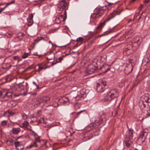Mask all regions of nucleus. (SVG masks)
Returning <instances> with one entry per match:
<instances>
[{"instance_id": "1", "label": "nucleus", "mask_w": 150, "mask_h": 150, "mask_svg": "<svg viewBox=\"0 0 150 150\" xmlns=\"http://www.w3.org/2000/svg\"><path fill=\"white\" fill-rule=\"evenodd\" d=\"M118 95V92L117 90L115 89L111 90L105 97V101H110L114 98H117Z\"/></svg>"}, {"instance_id": "2", "label": "nucleus", "mask_w": 150, "mask_h": 150, "mask_svg": "<svg viewBox=\"0 0 150 150\" xmlns=\"http://www.w3.org/2000/svg\"><path fill=\"white\" fill-rule=\"evenodd\" d=\"M106 85V82L102 81L99 83H97V91L99 93H102L104 90V87Z\"/></svg>"}, {"instance_id": "3", "label": "nucleus", "mask_w": 150, "mask_h": 150, "mask_svg": "<svg viewBox=\"0 0 150 150\" xmlns=\"http://www.w3.org/2000/svg\"><path fill=\"white\" fill-rule=\"evenodd\" d=\"M134 30L132 29L129 31L126 32L124 34L120 37L122 40L124 39H128L134 35Z\"/></svg>"}, {"instance_id": "4", "label": "nucleus", "mask_w": 150, "mask_h": 150, "mask_svg": "<svg viewBox=\"0 0 150 150\" xmlns=\"http://www.w3.org/2000/svg\"><path fill=\"white\" fill-rule=\"evenodd\" d=\"M112 14H111L109 17L103 22L100 23L97 27L96 28V30H101L105 25L106 23L108 22L110 20L113 18L114 16H112Z\"/></svg>"}, {"instance_id": "5", "label": "nucleus", "mask_w": 150, "mask_h": 150, "mask_svg": "<svg viewBox=\"0 0 150 150\" xmlns=\"http://www.w3.org/2000/svg\"><path fill=\"white\" fill-rule=\"evenodd\" d=\"M97 69V68L95 66L91 64L88 67L86 72L89 74H91L94 72L95 70Z\"/></svg>"}, {"instance_id": "6", "label": "nucleus", "mask_w": 150, "mask_h": 150, "mask_svg": "<svg viewBox=\"0 0 150 150\" xmlns=\"http://www.w3.org/2000/svg\"><path fill=\"white\" fill-rule=\"evenodd\" d=\"M125 144L126 146L129 148H131L133 147V144L132 139L126 137L125 140Z\"/></svg>"}, {"instance_id": "7", "label": "nucleus", "mask_w": 150, "mask_h": 150, "mask_svg": "<svg viewBox=\"0 0 150 150\" xmlns=\"http://www.w3.org/2000/svg\"><path fill=\"white\" fill-rule=\"evenodd\" d=\"M103 10H100L98 12L93 13L91 15V18L94 19L99 18V17L102 16L103 14Z\"/></svg>"}, {"instance_id": "8", "label": "nucleus", "mask_w": 150, "mask_h": 150, "mask_svg": "<svg viewBox=\"0 0 150 150\" xmlns=\"http://www.w3.org/2000/svg\"><path fill=\"white\" fill-rule=\"evenodd\" d=\"M142 42V38L139 36H136L133 40V42L136 43L138 45H140Z\"/></svg>"}, {"instance_id": "9", "label": "nucleus", "mask_w": 150, "mask_h": 150, "mask_svg": "<svg viewBox=\"0 0 150 150\" xmlns=\"http://www.w3.org/2000/svg\"><path fill=\"white\" fill-rule=\"evenodd\" d=\"M50 98L49 97H43L42 98H41L40 99L37 103L38 104H41V103H46L47 102V101L49 100Z\"/></svg>"}, {"instance_id": "10", "label": "nucleus", "mask_w": 150, "mask_h": 150, "mask_svg": "<svg viewBox=\"0 0 150 150\" xmlns=\"http://www.w3.org/2000/svg\"><path fill=\"white\" fill-rule=\"evenodd\" d=\"M12 93L11 92H6L3 98H4L5 100H8L12 98Z\"/></svg>"}, {"instance_id": "11", "label": "nucleus", "mask_w": 150, "mask_h": 150, "mask_svg": "<svg viewBox=\"0 0 150 150\" xmlns=\"http://www.w3.org/2000/svg\"><path fill=\"white\" fill-rule=\"evenodd\" d=\"M21 130V129L19 128L13 127L10 132L13 134L17 135L20 132Z\"/></svg>"}, {"instance_id": "12", "label": "nucleus", "mask_w": 150, "mask_h": 150, "mask_svg": "<svg viewBox=\"0 0 150 150\" xmlns=\"http://www.w3.org/2000/svg\"><path fill=\"white\" fill-rule=\"evenodd\" d=\"M146 134V132H144L143 131L142 132L139 138V140H141L142 142H144L145 138V135Z\"/></svg>"}, {"instance_id": "13", "label": "nucleus", "mask_w": 150, "mask_h": 150, "mask_svg": "<svg viewBox=\"0 0 150 150\" xmlns=\"http://www.w3.org/2000/svg\"><path fill=\"white\" fill-rule=\"evenodd\" d=\"M133 130L132 129H129L128 130V137H127L128 138L132 139L133 137Z\"/></svg>"}, {"instance_id": "14", "label": "nucleus", "mask_w": 150, "mask_h": 150, "mask_svg": "<svg viewBox=\"0 0 150 150\" xmlns=\"http://www.w3.org/2000/svg\"><path fill=\"white\" fill-rule=\"evenodd\" d=\"M38 65L39 67V69H38V71L39 72L42 70L45 69L47 68V67H44L45 65L44 64H38Z\"/></svg>"}, {"instance_id": "15", "label": "nucleus", "mask_w": 150, "mask_h": 150, "mask_svg": "<svg viewBox=\"0 0 150 150\" xmlns=\"http://www.w3.org/2000/svg\"><path fill=\"white\" fill-rule=\"evenodd\" d=\"M41 40H43L45 41H47V40L45 39L43 37H38L37 39L35 40L34 43L37 44Z\"/></svg>"}, {"instance_id": "16", "label": "nucleus", "mask_w": 150, "mask_h": 150, "mask_svg": "<svg viewBox=\"0 0 150 150\" xmlns=\"http://www.w3.org/2000/svg\"><path fill=\"white\" fill-rule=\"evenodd\" d=\"M63 59V57H59L58 59H57L55 62L53 61L52 63V66L55 65L57 63L59 62Z\"/></svg>"}, {"instance_id": "17", "label": "nucleus", "mask_w": 150, "mask_h": 150, "mask_svg": "<svg viewBox=\"0 0 150 150\" xmlns=\"http://www.w3.org/2000/svg\"><path fill=\"white\" fill-rule=\"evenodd\" d=\"M63 18V16L62 15H60V16H59L58 17H57L56 19V22L58 24L59 23L61 22V21L62 19Z\"/></svg>"}, {"instance_id": "18", "label": "nucleus", "mask_w": 150, "mask_h": 150, "mask_svg": "<svg viewBox=\"0 0 150 150\" xmlns=\"http://www.w3.org/2000/svg\"><path fill=\"white\" fill-rule=\"evenodd\" d=\"M100 60L103 62H105L107 59V56L106 55L104 54L100 56Z\"/></svg>"}, {"instance_id": "19", "label": "nucleus", "mask_w": 150, "mask_h": 150, "mask_svg": "<svg viewBox=\"0 0 150 150\" xmlns=\"http://www.w3.org/2000/svg\"><path fill=\"white\" fill-rule=\"evenodd\" d=\"M16 105V103L14 101H12L9 102L8 103V105L11 107L15 106Z\"/></svg>"}, {"instance_id": "20", "label": "nucleus", "mask_w": 150, "mask_h": 150, "mask_svg": "<svg viewBox=\"0 0 150 150\" xmlns=\"http://www.w3.org/2000/svg\"><path fill=\"white\" fill-rule=\"evenodd\" d=\"M106 68V70H105V71H104V72L105 73L107 72L110 69L109 68V66L108 65L105 64V65H104L103 66V67L102 68H101V69H102L103 70L104 69Z\"/></svg>"}, {"instance_id": "21", "label": "nucleus", "mask_w": 150, "mask_h": 150, "mask_svg": "<svg viewBox=\"0 0 150 150\" xmlns=\"http://www.w3.org/2000/svg\"><path fill=\"white\" fill-rule=\"evenodd\" d=\"M35 146L37 147H38V145L37 144L36 142H34L33 143L31 144L28 147L29 148H31L32 147Z\"/></svg>"}, {"instance_id": "22", "label": "nucleus", "mask_w": 150, "mask_h": 150, "mask_svg": "<svg viewBox=\"0 0 150 150\" xmlns=\"http://www.w3.org/2000/svg\"><path fill=\"white\" fill-rule=\"evenodd\" d=\"M83 40V38L80 37L76 39V41L78 42H81Z\"/></svg>"}, {"instance_id": "23", "label": "nucleus", "mask_w": 150, "mask_h": 150, "mask_svg": "<svg viewBox=\"0 0 150 150\" xmlns=\"http://www.w3.org/2000/svg\"><path fill=\"white\" fill-rule=\"evenodd\" d=\"M29 125L28 122L27 121H25L23 123V127H27Z\"/></svg>"}, {"instance_id": "24", "label": "nucleus", "mask_w": 150, "mask_h": 150, "mask_svg": "<svg viewBox=\"0 0 150 150\" xmlns=\"http://www.w3.org/2000/svg\"><path fill=\"white\" fill-rule=\"evenodd\" d=\"M28 25L29 26L31 25L33 23V20L28 19Z\"/></svg>"}, {"instance_id": "25", "label": "nucleus", "mask_w": 150, "mask_h": 150, "mask_svg": "<svg viewBox=\"0 0 150 150\" xmlns=\"http://www.w3.org/2000/svg\"><path fill=\"white\" fill-rule=\"evenodd\" d=\"M29 54L28 53H25L24 54H23L22 57L23 58L25 59L28 57L29 55Z\"/></svg>"}, {"instance_id": "26", "label": "nucleus", "mask_w": 150, "mask_h": 150, "mask_svg": "<svg viewBox=\"0 0 150 150\" xmlns=\"http://www.w3.org/2000/svg\"><path fill=\"white\" fill-rule=\"evenodd\" d=\"M20 142L18 141L15 142H14V144L15 145V146L16 148H17L20 145Z\"/></svg>"}, {"instance_id": "27", "label": "nucleus", "mask_w": 150, "mask_h": 150, "mask_svg": "<svg viewBox=\"0 0 150 150\" xmlns=\"http://www.w3.org/2000/svg\"><path fill=\"white\" fill-rule=\"evenodd\" d=\"M35 142L37 143V142H41V140L40 139V137H36L35 139Z\"/></svg>"}, {"instance_id": "28", "label": "nucleus", "mask_w": 150, "mask_h": 150, "mask_svg": "<svg viewBox=\"0 0 150 150\" xmlns=\"http://www.w3.org/2000/svg\"><path fill=\"white\" fill-rule=\"evenodd\" d=\"M58 104L56 102H54L52 104V106L54 107H57L58 106Z\"/></svg>"}, {"instance_id": "29", "label": "nucleus", "mask_w": 150, "mask_h": 150, "mask_svg": "<svg viewBox=\"0 0 150 150\" xmlns=\"http://www.w3.org/2000/svg\"><path fill=\"white\" fill-rule=\"evenodd\" d=\"M64 15H65V17H64L63 18V21H64L66 20L67 18V13L66 11H65L64 13Z\"/></svg>"}, {"instance_id": "30", "label": "nucleus", "mask_w": 150, "mask_h": 150, "mask_svg": "<svg viewBox=\"0 0 150 150\" xmlns=\"http://www.w3.org/2000/svg\"><path fill=\"white\" fill-rule=\"evenodd\" d=\"M14 3H15V1L13 0L10 2L7 3L6 4V6H7V7L8 5H9L12 4H14Z\"/></svg>"}, {"instance_id": "31", "label": "nucleus", "mask_w": 150, "mask_h": 150, "mask_svg": "<svg viewBox=\"0 0 150 150\" xmlns=\"http://www.w3.org/2000/svg\"><path fill=\"white\" fill-rule=\"evenodd\" d=\"M7 124V122L6 121H3L1 122V125L3 126L6 125Z\"/></svg>"}, {"instance_id": "32", "label": "nucleus", "mask_w": 150, "mask_h": 150, "mask_svg": "<svg viewBox=\"0 0 150 150\" xmlns=\"http://www.w3.org/2000/svg\"><path fill=\"white\" fill-rule=\"evenodd\" d=\"M99 134V131H96V132H94L93 134V135L94 136H97Z\"/></svg>"}, {"instance_id": "33", "label": "nucleus", "mask_w": 150, "mask_h": 150, "mask_svg": "<svg viewBox=\"0 0 150 150\" xmlns=\"http://www.w3.org/2000/svg\"><path fill=\"white\" fill-rule=\"evenodd\" d=\"M33 15L32 14H29V18L28 19H29L30 20H33Z\"/></svg>"}, {"instance_id": "34", "label": "nucleus", "mask_w": 150, "mask_h": 150, "mask_svg": "<svg viewBox=\"0 0 150 150\" xmlns=\"http://www.w3.org/2000/svg\"><path fill=\"white\" fill-rule=\"evenodd\" d=\"M62 99L65 102H67L68 101V98L66 97H64Z\"/></svg>"}, {"instance_id": "35", "label": "nucleus", "mask_w": 150, "mask_h": 150, "mask_svg": "<svg viewBox=\"0 0 150 150\" xmlns=\"http://www.w3.org/2000/svg\"><path fill=\"white\" fill-rule=\"evenodd\" d=\"M30 130L32 132V134H33V135H34L35 136L36 135V133L35 132H34L33 130L31 129H30Z\"/></svg>"}, {"instance_id": "36", "label": "nucleus", "mask_w": 150, "mask_h": 150, "mask_svg": "<svg viewBox=\"0 0 150 150\" xmlns=\"http://www.w3.org/2000/svg\"><path fill=\"white\" fill-rule=\"evenodd\" d=\"M105 32L104 33H103L102 34L100 35H99L98 37H102L103 36H104V35H105Z\"/></svg>"}, {"instance_id": "37", "label": "nucleus", "mask_w": 150, "mask_h": 150, "mask_svg": "<svg viewBox=\"0 0 150 150\" xmlns=\"http://www.w3.org/2000/svg\"><path fill=\"white\" fill-rule=\"evenodd\" d=\"M33 84H34L35 85V86H36V87H37V88L38 89H39V86H38V85H37L36 84V83H35V82L34 81H33Z\"/></svg>"}, {"instance_id": "38", "label": "nucleus", "mask_w": 150, "mask_h": 150, "mask_svg": "<svg viewBox=\"0 0 150 150\" xmlns=\"http://www.w3.org/2000/svg\"><path fill=\"white\" fill-rule=\"evenodd\" d=\"M19 58V57L18 56H16L13 57V59L15 60H16V59H18Z\"/></svg>"}, {"instance_id": "39", "label": "nucleus", "mask_w": 150, "mask_h": 150, "mask_svg": "<svg viewBox=\"0 0 150 150\" xmlns=\"http://www.w3.org/2000/svg\"><path fill=\"white\" fill-rule=\"evenodd\" d=\"M85 111V110H81L79 112H77V114H80V113H81L82 112H83V111Z\"/></svg>"}, {"instance_id": "40", "label": "nucleus", "mask_w": 150, "mask_h": 150, "mask_svg": "<svg viewBox=\"0 0 150 150\" xmlns=\"http://www.w3.org/2000/svg\"><path fill=\"white\" fill-rule=\"evenodd\" d=\"M143 5H142L141 4L140 5V6L139 7L140 10H141L143 8Z\"/></svg>"}, {"instance_id": "41", "label": "nucleus", "mask_w": 150, "mask_h": 150, "mask_svg": "<svg viewBox=\"0 0 150 150\" xmlns=\"http://www.w3.org/2000/svg\"><path fill=\"white\" fill-rule=\"evenodd\" d=\"M7 7V6H6L3 8H1L3 11L4 10V9Z\"/></svg>"}, {"instance_id": "42", "label": "nucleus", "mask_w": 150, "mask_h": 150, "mask_svg": "<svg viewBox=\"0 0 150 150\" xmlns=\"http://www.w3.org/2000/svg\"><path fill=\"white\" fill-rule=\"evenodd\" d=\"M4 92L0 91V96H1L3 94Z\"/></svg>"}, {"instance_id": "43", "label": "nucleus", "mask_w": 150, "mask_h": 150, "mask_svg": "<svg viewBox=\"0 0 150 150\" xmlns=\"http://www.w3.org/2000/svg\"><path fill=\"white\" fill-rule=\"evenodd\" d=\"M27 94V93L26 92H24L23 94H21V95H24V96H25Z\"/></svg>"}, {"instance_id": "44", "label": "nucleus", "mask_w": 150, "mask_h": 150, "mask_svg": "<svg viewBox=\"0 0 150 150\" xmlns=\"http://www.w3.org/2000/svg\"><path fill=\"white\" fill-rule=\"evenodd\" d=\"M149 0H144V1L145 2L147 3L149 1Z\"/></svg>"}, {"instance_id": "45", "label": "nucleus", "mask_w": 150, "mask_h": 150, "mask_svg": "<svg viewBox=\"0 0 150 150\" xmlns=\"http://www.w3.org/2000/svg\"><path fill=\"white\" fill-rule=\"evenodd\" d=\"M9 141L10 142V143H13V140H12V139H11V140H10Z\"/></svg>"}, {"instance_id": "46", "label": "nucleus", "mask_w": 150, "mask_h": 150, "mask_svg": "<svg viewBox=\"0 0 150 150\" xmlns=\"http://www.w3.org/2000/svg\"><path fill=\"white\" fill-rule=\"evenodd\" d=\"M49 43H51V45H52V46H53V43L52 42H51L50 41H49Z\"/></svg>"}, {"instance_id": "47", "label": "nucleus", "mask_w": 150, "mask_h": 150, "mask_svg": "<svg viewBox=\"0 0 150 150\" xmlns=\"http://www.w3.org/2000/svg\"><path fill=\"white\" fill-rule=\"evenodd\" d=\"M3 11L1 8L0 9V13Z\"/></svg>"}, {"instance_id": "48", "label": "nucleus", "mask_w": 150, "mask_h": 150, "mask_svg": "<svg viewBox=\"0 0 150 150\" xmlns=\"http://www.w3.org/2000/svg\"><path fill=\"white\" fill-rule=\"evenodd\" d=\"M21 137H22V136H20L18 137L17 138V139H19Z\"/></svg>"}, {"instance_id": "49", "label": "nucleus", "mask_w": 150, "mask_h": 150, "mask_svg": "<svg viewBox=\"0 0 150 150\" xmlns=\"http://www.w3.org/2000/svg\"><path fill=\"white\" fill-rule=\"evenodd\" d=\"M135 0H132L131 1V2H133Z\"/></svg>"}, {"instance_id": "50", "label": "nucleus", "mask_w": 150, "mask_h": 150, "mask_svg": "<svg viewBox=\"0 0 150 150\" xmlns=\"http://www.w3.org/2000/svg\"><path fill=\"white\" fill-rule=\"evenodd\" d=\"M141 17V16H139V19Z\"/></svg>"}, {"instance_id": "51", "label": "nucleus", "mask_w": 150, "mask_h": 150, "mask_svg": "<svg viewBox=\"0 0 150 150\" xmlns=\"http://www.w3.org/2000/svg\"><path fill=\"white\" fill-rule=\"evenodd\" d=\"M137 15H138V14H136L135 15V16H137Z\"/></svg>"}, {"instance_id": "52", "label": "nucleus", "mask_w": 150, "mask_h": 150, "mask_svg": "<svg viewBox=\"0 0 150 150\" xmlns=\"http://www.w3.org/2000/svg\"><path fill=\"white\" fill-rule=\"evenodd\" d=\"M97 125H99V123H98Z\"/></svg>"}, {"instance_id": "53", "label": "nucleus", "mask_w": 150, "mask_h": 150, "mask_svg": "<svg viewBox=\"0 0 150 150\" xmlns=\"http://www.w3.org/2000/svg\"><path fill=\"white\" fill-rule=\"evenodd\" d=\"M144 119V118H143L142 119V120H143Z\"/></svg>"}]
</instances>
